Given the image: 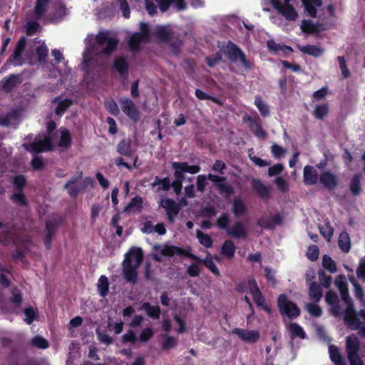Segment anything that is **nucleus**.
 Returning <instances> with one entry per match:
<instances>
[{"instance_id":"c9c22d12","label":"nucleus","mask_w":365,"mask_h":365,"mask_svg":"<svg viewBox=\"0 0 365 365\" xmlns=\"http://www.w3.org/2000/svg\"><path fill=\"white\" fill-rule=\"evenodd\" d=\"M236 247L231 240H227L224 242L221 247V254L229 259L235 256Z\"/></svg>"},{"instance_id":"4468645a","label":"nucleus","mask_w":365,"mask_h":365,"mask_svg":"<svg viewBox=\"0 0 365 365\" xmlns=\"http://www.w3.org/2000/svg\"><path fill=\"white\" fill-rule=\"evenodd\" d=\"M271 4L287 20L294 21L298 16L297 11L292 6H283L279 0H271Z\"/></svg>"},{"instance_id":"603ef678","label":"nucleus","mask_w":365,"mask_h":365,"mask_svg":"<svg viewBox=\"0 0 365 365\" xmlns=\"http://www.w3.org/2000/svg\"><path fill=\"white\" fill-rule=\"evenodd\" d=\"M163 341L162 344V349L164 351L174 348L178 344V339L168 335H163Z\"/></svg>"},{"instance_id":"72a5a7b5","label":"nucleus","mask_w":365,"mask_h":365,"mask_svg":"<svg viewBox=\"0 0 365 365\" xmlns=\"http://www.w3.org/2000/svg\"><path fill=\"white\" fill-rule=\"evenodd\" d=\"M329 111V107L327 103L317 104L312 115L317 120H323L328 115Z\"/></svg>"},{"instance_id":"e433bc0d","label":"nucleus","mask_w":365,"mask_h":365,"mask_svg":"<svg viewBox=\"0 0 365 365\" xmlns=\"http://www.w3.org/2000/svg\"><path fill=\"white\" fill-rule=\"evenodd\" d=\"M48 2H49V0H37L36 1L35 8H34V18L35 19H40L43 16V15L46 13V10H47V6H48Z\"/></svg>"},{"instance_id":"13d9d810","label":"nucleus","mask_w":365,"mask_h":365,"mask_svg":"<svg viewBox=\"0 0 365 365\" xmlns=\"http://www.w3.org/2000/svg\"><path fill=\"white\" fill-rule=\"evenodd\" d=\"M105 108L108 112H109L110 114L115 116L118 115L120 113L118 106L116 102L113 99L108 100L105 102Z\"/></svg>"},{"instance_id":"1a4fd4ad","label":"nucleus","mask_w":365,"mask_h":365,"mask_svg":"<svg viewBox=\"0 0 365 365\" xmlns=\"http://www.w3.org/2000/svg\"><path fill=\"white\" fill-rule=\"evenodd\" d=\"M190 247L187 250L175 245H164L160 250V255L164 257H173L178 255L190 259H198V256L190 252Z\"/></svg>"},{"instance_id":"c03bdc74","label":"nucleus","mask_w":365,"mask_h":365,"mask_svg":"<svg viewBox=\"0 0 365 365\" xmlns=\"http://www.w3.org/2000/svg\"><path fill=\"white\" fill-rule=\"evenodd\" d=\"M196 236L199 242L206 248H210L213 245V240L212 237L207 234L204 233L200 230L196 231Z\"/></svg>"},{"instance_id":"f03ea898","label":"nucleus","mask_w":365,"mask_h":365,"mask_svg":"<svg viewBox=\"0 0 365 365\" xmlns=\"http://www.w3.org/2000/svg\"><path fill=\"white\" fill-rule=\"evenodd\" d=\"M171 168L174 170L173 175L175 178V180L171 182V187H173V190L177 195L182 191V181L185 179L184 173L196 174L200 170L199 165H190L187 162H172Z\"/></svg>"},{"instance_id":"a18cd8bd","label":"nucleus","mask_w":365,"mask_h":365,"mask_svg":"<svg viewBox=\"0 0 365 365\" xmlns=\"http://www.w3.org/2000/svg\"><path fill=\"white\" fill-rule=\"evenodd\" d=\"M232 212L235 217L244 215L246 212V206L242 200L235 199L232 205Z\"/></svg>"},{"instance_id":"39448f33","label":"nucleus","mask_w":365,"mask_h":365,"mask_svg":"<svg viewBox=\"0 0 365 365\" xmlns=\"http://www.w3.org/2000/svg\"><path fill=\"white\" fill-rule=\"evenodd\" d=\"M277 304L280 314L282 316L285 315L290 319L297 318L301 314L300 309L298 306L290 301L285 294L279 295Z\"/></svg>"},{"instance_id":"9d476101","label":"nucleus","mask_w":365,"mask_h":365,"mask_svg":"<svg viewBox=\"0 0 365 365\" xmlns=\"http://www.w3.org/2000/svg\"><path fill=\"white\" fill-rule=\"evenodd\" d=\"M160 205L166 210L168 221L173 222L181 210V206L170 198L161 200Z\"/></svg>"},{"instance_id":"2eb2a0df","label":"nucleus","mask_w":365,"mask_h":365,"mask_svg":"<svg viewBox=\"0 0 365 365\" xmlns=\"http://www.w3.org/2000/svg\"><path fill=\"white\" fill-rule=\"evenodd\" d=\"M233 334H236L242 341L255 344L259 339V331L258 330H249L240 328H235L232 330Z\"/></svg>"},{"instance_id":"4d7b16f0","label":"nucleus","mask_w":365,"mask_h":365,"mask_svg":"<svg viewBox=\"0 0 365 365\" xmlns=\"http://www.w3.org/2000/svg\"><path fill=\"white\" fill-rule=\"evenodd\" d=\"M339 288L341 292V299L346 304V306H349V304H354L352 299L349 294L346 284L341 283V284H339Z\"/></svg>"},{"instance_id":"f257e3e1","label":"nucleus","mask_w":365,"mask_h":365,"mask_svg":"<svg viewBox=\"0 0 365 365\" xmlns=\"http://www.w3.org/2000/svg\"><path fill=\"white\" fill-rule=\"evenodd\" d=\"M207 180L215 183V186L220 195L230 197L235 192L233 187L227 182V178L209 173L207 175H199L197 177L196 187L199 192H204L207 185Z\"/></svg>"},{"instance_id":"4be33fe9","label":"nucleus","mask_w":365,"mask_h":365,"mask_svg":"<svg viewBox=\"0 0 365 365\" xmlns=\"http://www.w3.org/2000/svg\"><path fill=\"white\" fill-rule=\"evenodd\" d=\"M125 259H130V263L140 266L143 260V252L140 247H133L125 254Z\"/></svg>"},{"instance_id":"c756f323","label":"nucleus","mask_w":365,"mask_h":365,"mask_svg":"<svg viewBox=\"0 0 365 365\" xmlns=\"http://www.w3.org/2000/svg\"><path fill=\"white\" fill-rule=\"evenodd\" d=\"M309 299L314 302H318L322 299V289L319 284L315 282L310 283L309 288Z\"/></svg>"},{"instance_id":"864d4df0","label":"nucleus","mask_w":365,"mask_h":365,"mask_svg":"<svg viewBox=\"0 0 365 365\" xmlns=\"http://www.w3.org/2000/svg\"><path fill=\"white\" fill-rule=\"evenodd\" d=\"M322 265L325 269L331 273H334L336 272L337 268L335 262L327 255L323 256Z\"/></svg>"},{"instance_id":"de8ad7c7","label":"nucleus","mask_w":365,"mask_h":365,"mask_svg":"<svg viewBox=\"0 0 365 365\" xmlns=\"http://www.w3.org/2000/svg\"><path fill=\"white\" fill-rule=\"evenodd\" d=\"M254 103L263 117H267L270 115L269 106L263 102L260 96L255 97Z\"/></svg>"},{"instance_id":"a19ab883","label":"nucleus","mask_w":365,"mask_h":365,"mask_svg":"<svg viewBox=\"0 0 365 365\" xmlns=\"http://www.w3.org/2000/svg\"><path fill=\"white\" fill-rule=\"evenodd\" d=\"M289 333L290 336L292 339H295L296 337H299L300 339H305L306 338V334L303 329V328L299 326L297 323H290L289 324Z\"/></svg>"},{"instance_id":"58836bf2","label":"nucleus","mask_w":365,"mask_h":365,"mask_svg":"<svg viewBox=\"0 0 365 365\" xmlns=\"http://www.w3.org/2000/svg\"><path fill=\"white\" fill-rule=\"evenodd\" d=\"M159 185L158 187V190H165L168 191L171 188V182L169 178L166 177L164 178H160L158 176H156L154 181L151 183L152 187H155Z\"/></svg>"},{"instance_id":"6e6d98bb","label":"nucleus","mask_w":365,"mask_h":365,"mask_svg":"<svg viewBox=\"0 0 365 365\" xmlns=\"http://www.w3.org/2000/svg\"><path fill=\"white\" fill-rule=\"evenodd\" d=\"M350 282L354 287V296L356 298L363 302L364 300L365 294L361 285L354 277L349 278Z\"/></svg>"},{"instance_id":"423d86ee","label":"nucleus","mask_w":365,"mask_h":365,"mask_svg":"<svg viewBox=\"0 0 365 365\" xmlns=\"http://www.w3.org/2000/svg\"><path fill=\"white\" fill-rule=\"evenodd\" d=\"M225 53L231 62L236 63L239 61L245 68H251L252 63L247 59L245 53L234 43L228 42Z\"/></svg>"},{"instance_id":"c85d7f7f","label":"nucleus","mask_w":365,"mask_h":365,"mask_svg":"<svg viewBox=\"0 0 365 365\" xmlns=\"http://www.w3.org/2000/svg\"><path fill=\"white\" fill-rule=\"evenodd\" d=\"M297 48L302 53L314 57H319L320 56H322L324 51L323 48H319L315 45H297Z\"/></svg>"},{"instance_id":"20e7f679","label":"nucleus","mask_w":365,"mask_h":365,"mask_svg":"<svg viewBox=\"0 0 365 365\" xmlns=\"http://www.w3.org/2000/svg\"><path fill=\"white\" fill-rule=\"evenodd\" d=\"M26 46V38L21 37L16 43L13 54L9 61L14 65H22L25 60H27L31 65L34 64V53L32 46Z\"/></svg>"},{"instance_id":"9b49d317","label":"nucleus","mask_w":365,"mask_h":365,"mask_svg":"<svg viewBox=\"0 0 365 365\" xmlns=\"http://www.w3.org/2000/svg\"><path fill=\"white\" fill-rule=\"evenodd\" d=\"M344 321L351 329L356 330L361 328V321L356 314L354 304L346 306L344 312Z\"/></svg>"},{"instance_id":"8fccbe9b","label":"nucleus","mask_w":365,"mask_h":365,"mask_svg":"<svg viewBox=\"0 0 365 365\" xmlns=\"http://www.w3.org/2000/svg\"><path fill=\"white\" fill-rule=\"evenodd\" d=\"M321 235L329 242L330 241L334 228L331 227L329 221H327L324 225L319 226Z\"/></svg>"},{"instance_id":"3c124183","label":"nucleus","mask_w":365,"mask_h":365,"mask_svg":"<svg viewBox=\"0 0 365 365\" xmlns=\"http://www.w3.org/2000/svg\"><path fill=\"white\" fill-rule=\"evenodd\" d=\"M230 220L229 214L222 213L217 220L216 225L220 230H224L226 231V232H227L228 228L230 227Z\"/></svg>"},{"instance_id":"2f4dec72","label":"nucleus","mask_w":365,"mask_h":365,"mask_svg":"<svg viewBox=\"0 0 365 365\" xmlns=\"http://www.w3.org/2000/svg\"><path fill=\"white\" fill-rule=\"evenodd\" d=\"M146 314L154 319H158L160 316L161 310L158 305L152 306L149 302H144L141 306Z\"/></svg>"},{"instance_id":"b1692460","label":"nucleus","mask_w":365,"mask_h":365,"mask_svg":"<svg viewBox=\"0 0 365 365\" xmlns=\"http://www.w3.org/2000/svg\"><path fill=\"white\" fill-rule=\"evenodd\" d=\"M255 292L251 293L252 295L253 301L257 307L266 312L268 314H272V310L270 307L265 302V298L263 296L259 289H255Z\"/></svg>"},{"instance_id":"7ed1b4c3","label":"nucleus","mask_w":365,"mask_h":365,"mask_svg":"<svg viewBox=\"0 0 365 365\" xmlns=\"http://www.w3.org/2000/svg\"><path fill=\"white\" fill-rule=\"evenodd\" d=\"M56 125L53 121H49L47 123V130L48 135L43 138H36L34 141L29 144H24V148L29 152L39 153L45 151L51 150L55 148V144L52 140L51 133L56 129Z\"/></svg>"},{"instance_id":"f704fd0d","label":"nucleus","mask_w":365,"mask_h":365,"mask_svg":"<svg viewBox=\"0 0 365 365\" xmlns=\"http://www.w3.org/2000/svg\"><path fill=\"white\" fill-rule=\"evenodd\" d=\"M338 245L341 252L347 253L351 249L350 237L347 232L343 231L339 234Z\"/></svg>"},{"instance_id":"a211bd4d","label":"nucleus","mask_w":365,"mask_h":365,"mask_svg":"<svg viewBox=\"0 0 365 365\" xmlns=\"http://www.w3.org/2000/svg\"><path fill=\"white\" fill-rule=\"evenodd\" d=\"M113 68L122 79H127L129 75L128 63L124 56H117L113 61Z\"/></svg>"},{"instance_id":"774afa93","label":"nucleus","mask_w":365,"mask_h":365,"mask_svg":"<svg viewBox=\"0 0 365 365\" xmlns=\"http://www.w3.org/2000/svg\"><path fill=\"white\" fill-rule=\"evenodd\" d=\"M307 309L314 317H319L322 314V310L320 307L313 303L307 304Z\"/></svg>"},{"instance_id":"69168bd1","label":"nucleus","mask_w":365,"mask_h":365,"mask_svg":"<svg viewBox=\"0 0 365 365\" xmlns=\"http://www.w3.org/2000/svg\"><path fill=\"white\" fill-rule=\"evenodd\" d=\"M301 28L305 33L312 34L317 31V26L310 20H304Z\"/></svg>"},{"instance_id":"79ce46f5","label":"nucleus","mask_w":365,"mask_h":365,"mask_svg":"<svg viewBox=\"0 0 365 365\" xmlns=\"http://www.w3.org/2000/svg\"><path fill=\"white\" fill-rule=\"evenodd\" d=\"M329 352L330 359L335 365L345 364L344 360L339 352V348L336 346H329Z\"/></svg>"},{"instance_id":"393cba45","label":"nucleus","mask_w":365,"mask_h":365,"mask_svg":"<svg viewBox=\"0 0 365 365\" xmlns=\"http://www.w3.org/2000/svg\"><path fill=\"white\" fill-rule=\"evenodd\" d=\"M173 36V32L172 29H169L165 26H159L157 27L155 31V36L161 42L169 43L172 37Z\"/></svg>"},{"instance_id":"0e129e2a","label":"nucleus","mask_w":365,"mask_h":365,"mask_svg":"<svg viewBox=\"0 0 365 365\" xmlns=\"http://www.w3.org/2000/svg\"><path fill=\"white\" fill-rule=\"evenodd\" d=\"M26 34L29 36L34 35L40 29V24L36 21H29L26 25Z\"/></svg>"},{"instance_id":"6ab92c4d","label":"nucleus","mask_w":365,"mask_h":365,"mask_svg":"<svg viewBox=\"0 0 365 365\" xmlns=\"http://www.w3.org/2000/svg\"><path fill=\"white\" fill-rule=\"evenodd\" d=\"M319 182L329 190H334L338 185L337 177L330 171H324L319 176Z\"/></svg>"},{"instance_id":"aec40b11","label":"nucleus","mask_w":365,"mask_h":365,"mask_svg":"<svg viewBox=\"0 0 365 365\" xmlns=\"http://www.w3.org/2000/svg\"><path fill=\"white\" fill-rule=\"evenodd\" d=\"M227 234L234 238L245 239L247 237V230L243 223L237 221L232 227L228 228Z\"/></svg>"},{"instance_id":"f3484780","label":"nucleus","mask_w":365,"mask_h":365,"mask_svg":"<svg viewBox=\"0 0 365 365\" xmlns=\"http://www.w3.org/2000/svg\"><path fill=\"white\" fill-rule=\"evenodd\" d=\"M60 222L61 219L58 216H53L46 221V235L45 238V243L48 249H50L51 247L52 236L54 235L56 229Z\"/></svg>"},{"instance_id":"bb28decb","label":"nucleus","mask_w":365,"mask_h":365,"mask_svg":"<svg viewBox=\"0 0 365 365\" xmlns=\"http://www.w3.org/2000/svg\"><path fill=\"white\" fill-rule=\"evenodd\" d=\"M150 41L145 38L138 32L133 33L128 40V46L131 51H138L140 48V43H149Z\"/></svg>"},{"instance_id":"49530a36","label":"nucleus","mask_w":365,"mask_h":365,"mask_svg":"<svg viewBox=\"0 0 365 365\" xmlns=\"http://www.w3.org/2000/svg\"><path fill=\"white\" fill-rule=\"evenodd\" d=\"M106 46L103 48L102 53L104 55H110L117 49L119 40L115 37H112L107 42H106Z\"/></svg>"},{"instance_id":"a878e982","label":"nucleus","mask_w":365,"mask_h":365,"mask_svg":"<svg viewBox=\"0 0 365 365\" xmlns=\"http://www.w3.org/2000/svg\"><path fill=\"white\" fill-rule=\"evenodd\" d=\"M304 174V182L307 185H312L317 182L318 180V173L311 165H306L303 170Z\"/></svg>"},{"instance_id":"7c9ffc66","label":"nucleus","mask_w":365,"mask_h":365,"mask_svg":"<svg viewBox=\"0 0 365 365\" xmlns=\"http://www.w3.org/2000/svg\"><path fill=\"white\" fill-rule=\"evenodd\" d=\"M346 348L347 355L351 353H359L360 349V343L358 338L354 335H350L346 337Z\"/></svg>"},{"instance_id":"680f3d73","label":"nucleus","mask_w":365,"mask_h":365,"mask_svg":"<svg viewBox=\"0 0 365 365\" xmlns=\"http://www.w3.org/2000/svg\"><path fill=\"white\" fill-rule=\"evenodd\" d=\"M195 96L197 98H198L199 100H201V101L210 100L214 103H216L218 104L221 103L220 99H218L215 97L211 96L207 94L206 93H205L204 91H202V90L198 89V88H197L195 90Z\"/></svg>"},{"instance_id":"473e14b6","label":"nucleus","mask_w":365,"mask_h":365,"mask_svg":"<svg viewBox=\"0 0 365 365\" xmlns=\"http://www.w3.org/2000/svg\"><path fill=\"white\" fill-rule=\"evenodd\" d=\"M193 260L197 261L202 264H203L216 277L220 276V272L217 267L216 264L213 262L210 254L207 255L205 259H200L198 257V259H192Z\"/></svg>"},{"instance_id":"5701e85b","label":"nucleus","mask_w":365,"mask_h":365,"mask_svg":"<svg viewBox=\"0 0 365 365\" xmlns=\"http://www.w3.org/2000/svg\"><path fill=\"white\" fill-rule=\"evenodd\" d=\"M252 188L257 193L262 199H268L270 197V187L264 185L259 180L253 179L252 180Z\"/></svg>"},{"instance_id":"0eeeda50","label":"nucleus","mask_w":365,"mask_h":365,"mask_svg":"<svg viewBox=\"0 0 365 365\" xmlns=\"http://www.w3.org/2000/svg\"><path fill=\"white\" fill-rule=\"evenodd\" d=\"M86 50L83 53V61L79 67L83 72V83L89 85L91 81V43L87 38L86 39Z\"/></svg>"},{"instance_id":"052dcab7","label":"nucleus","mask_w":365,"mask_h":365,"mask_svg":"<svg viewBox=\"0 0 365 365\" xmlns=\"http://www.w3.org/2000/svg\"><path fill=\"white\" fill-rule=\"evenodd\" d=\"M10 199L16 205L21 206H26L27 205L26 199L21 191L14 193Z\"/></svg>"},{"instance_id":"cd10ccee","label":"nucleus","mask_w":365,"mask_h":365,"mask_svg":"<svg viewBox=\"0 0 365 365\" xmlns=\"http://www.w3.org/2000/svg\"><path fill=\"white\" fill-rule=\"evenodd\" d=\"M117 152L126 157H131L133 155V151L131 148V141L125 138L122 139L116 147Z\"/></svg>"},{"instance_id":"dca6fc26","label":"nucleus","mask_w":365,"mask_h":365,"mask_svg":"<svg viewBox=\"0 0 365 365\" xmlns=\"http://www.w3.org/2000/svg\"><path fill=\"white\" fill-rule=\"evenodd\" d=\"M22 82L21 74H11L0 81V90L8 93L16 88Z\"/></svg>"},{"instance_id":"bf43d9fd","label":"nucleus","mask_w":365,"mask_h":365,"mask_svg":"<svg viewBox=\"0 0 365 365\" xmlns=\"http://www.w3.org/2000/svg\"><path fill=\"white\" fill-rule=\"evenodd\" d=\"M319 250L317 245H310L307 251L306 256L312 262H315L319 258Z\"/></svg>"},{"instance_id":"09e8293b","label":"nucleus","mask_w":365,"mask_h":365,"mask_svg":"<svg viewBox=\"0 0 365 365\" xmlns=\"http://www.w3.org/2000/svg\"><path fill=\"white\" fill-rule=\"evenodd\" d=\"M71 138L69 131L66 128H61V138L58 143V146L67 148L70 146Z\"/></svg>"},{"instance_id":"e2e57ef3","label":"nucleus","mask_w":365,"mask_h":365,"mask_svg":"<svg viewBox=\"0 0 365 365\" xmlns=\"http://www.w3.org/2000/svg\"><path fill=\"white\" fill-rule=\"evenodd\" d=\"M154 335V331L152 328L147 327L142 330L140 336L139 341L141 343H145L148 341Z\"/></svg>"},{"instance_id":"37998d69","label":"nucleus","mask_w":365,"mask_h":365,"mask_svg":"<svg viewBox=\"0 0 365 365\" xmlns=\"http://www.w3.org/2000/svg\"><path fill=\"white\" fill-rule=\"evenodd\" d=\"M349 188L354 195H359L361 192V175L355 174L350 182Z\"/></svg>"},{"instance_id":"338daca9","label":"nucleus","mask_w":365,"mask_h":365,"mask_svg":"<svg viewBox=\"0 0 365 365\" xmlns=\"http://www.w3.org/2000/svg\"><path fill=\"white\" fill-rule=\"evenodd\" d=\"M205 60L207 66L210 68H213L222 60V55L220 53L217 52L215 55L207 56Z\"/></svg>"},{"instance_id":"ea45409f","label":"nucleus","mask_w":365,"mask_h":365,"mask_svg":"<svg viewBox=\"0 0 365 365\" xmlns=\"http://www.w3.org/2000/svg\"><path fill=\"white\" fill-rule=\"evenodd\" d=\"M97 287L99 294L101 297H105L108 295L109 292V282L106 276L101 275L100 277L97 284Z\"/></svg>"},{"instance_id":"6e6552de","label":"nucleus","mask_w":365,"mask_h":365,"mask_svg":"<svg viewBox=\"0 0 365 365\" xmlns=\"http://www.w3.org/2000/svg\"><path fill=\"white\" fill-rule=\"evenodd\" d=\"M119 103L122 111L134 123H137L140 119V113L138 108L134 104L132 100L128 98H120Z\"/></svg>"},{"instance_id":"5fc2aeb1","label":"nucleus","mask_w":365,"mask_h":365,"mask_svg":"<svg viewBox=\"0 0 365 365\" xmlns=\"http://www.w3.org/2000/svg\"><path fill=\"white\" fill-rule=\"evenodd\" d=\"M73 104V101L69 98H65L59 101L55 109V113L58 115H62L64 112Z\"/></svg>"},{"instance_id":"412c9836","label":"nucleus","mask_w":365,"mask_h":365,"mask_svg":"<svg viewBox=\"0 0 365 365\" xmlns=\"http://www.w3.org/2000/svg\"><path fill=\"white\" fill-rule=\"evenodd\" d=\"M86 183L77 178H72L65 185L64 188L67 190L68 193L72 196H76L81 191L85 189Z\"/></svg>"},{"instance_id":"ddd939ff","label":"nucleus","mask_w":365,"mask_h":365,"mask_svg":"<svg viewBox=\"0 0 365 365\" xmlns=\"http://www.w3.org/2000/svg\"><path fill=\"white\" fill-rule=\"evenodd\" d=\"M0 227H4V230L0 233L1 243L4 245L19 243V237L14 227H4L2 223H0Z\"/></svg>"},{"instance_id":"4c0bfd02","label":"nucleus","mask_w":365,"mask_h":365,"mask_svg":"<svg viewBox=\"0 0 365 365\" xmlns=\"http://www.w3.org/2000/svg\"><path fill=\"white\" fill-rule=\"evenodd\" d=\"M35 52L36 54H34V58L36 56L38 63H45L48 53V50L45 43H42L41 45L37 46L35 48ZM35 63L36 61H34V63Z\"/></svg>"},{"instance_id":"f8f14e48","label":"nucleus","mask_w":365,"mask_h":365,"mask_svg":"<svg viewBox=\"0 0 365 365\" xmlns=\"http://www.w3.org/2000/svg\"><path fill=\"white\" fill-rule=\"evenodd\" d=\"M140 266H136L130 263V259H125L123 262V277L127 282L133 284L138 281V269Z\"/></svg>"}]
</instances>
